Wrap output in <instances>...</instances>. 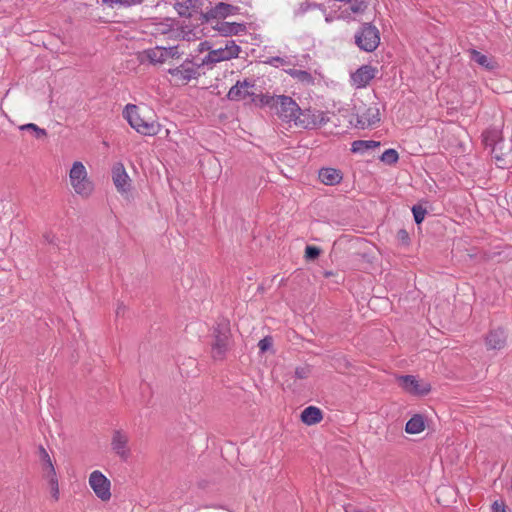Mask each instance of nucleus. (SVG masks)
<instances>
[{
  "mask_svg": "<svg viewBox=\"0 0 512 512\" xmlns=\"http://www.w3.org/2000/svg\"><path fill=\"white\" fill-rule=\"evenodd\" d=\"M264 106L270 108L284 122H296L300 112L299 105L289 96L285 95H262L260 99Z\"/></svg>",
  "mask_w": 512,
  "mask_h": 512,
  "instance_id": "1",
  "label": "nucleus"
},
{
  "mask_svg": "<svg viewBox=\"0 0 512 512\" xmlns=\"http://www.w3.org/2000/svg\"><path fill=\"white\" fill-rule=\"evenodd\" d=\"M69 181L74 192L82 198H88L94 191L93 182L88 177L86 167L80 161L72 164Z\"/></svg>",
  "mask_w": 512,
  "mask_h": 512,
  "instance_id": "2",
  "label": "nucleus"
},
{
  "mask_svg": "<svg viewBox=\"0 0 512 512\" xmlns=\"http://www.w3.org/2000/svg\"><path fill=\"white\" fill-rule=\"evenodd\" d=\"M123 117L128 121L129 125L138 133L148 136L156 135L159 132V125L154 121L144 120L138 106L127 104L123 110Z\"/></svg>",
  "mask_w": 512,
  "mask_h": 512,
  "instance_id": "3",
  "label": "nucleus"
},
{
  "mask_svg": "<svg viewBox=\"0 0 512 512\" xmlns=\"http://www.w3.org/2000/svg\"><path fill=\"white\" fill-rule=\"evenodd\" d=\"M379 43V30L370 23L363 24L355 34V44L363 51L372 52Z\"/></svg>",
  "mask_w": 512,
  "mask_h": 512,
  "instance_id": "4",
  "label": "nucleus"
},
{
  "mask_svg": "<svg viewBox=\"0 0 512 512\" xmlns=\"http://www.w3.org/2000/svg\"><path fill=\"white\" fill-rule=\"evenodd\" d=\"M240 51V46H238L234 40H227L224 47L210 50L202 59V65L215 64L221 61L237 58Z\"/></svg>",
  "mask_w": 512,
  "mask_h": 512,
  "instance_id": "5",
  "label": "nucleus"
},
{
  "mask_svg": "<svg viewBox=\"0 0 512 512\" xmlns=\"http://www.w3.org/2000/svg\"><path fill=\"white\" fill-rule=\"evenodd\" d=\"M326 113L318 110H301L296 118L295 125L304 129L320 127L328 122Z\"/></svg>",
  "mask_w": 512,
  "mask_h": 512,
  "instance_id": "6",
  "label": "nucleus"
},
{
  "mask_svg": "<svg viewBox=\"0 0 512 512\" xmlns=\"http://www.w3.org/2000/svg\"><path fill=\"white\" fill-rule=\"evenodd\" d=\"M88 482L89 486L100 500L106 502L111 499V482L101 471H93L89 475Z\"/></svg>",
  "mask_w": 512,
  "mask_h": 512,
  "instance_id": "7",
  "label": "nucleus"
},
{
  "mask_svg": "<svg viewBox=\"0 0 512 512\" xmlns=\"http://www.w3.org/2000/svg\"><path fill=\"white\" fill-rule=\"evenodd\" d=\"M214 343L212 344V356L214 359H222L229 347V328L226 324H218L214 329Z\"/></svg>",
  "mask_w": 512,
  "mask_h": 512,
  "instance_id": "8",
  "label": "nucleus"
},
{
  "mask_svg": "<svg viewBox=\"0 0 512 512\" xmlns=\"http://www.w3.org/2000/svg\"><path fill=\"white\" fill-rule=\"evenodd\" d=\"M168 73L177 83L183 85L199 76L196 66H194L192 60L188 58L181 65L168 69Z\"/></svg>",
  "mask_w": 512,
  "mask_h": 512,
  "instance_id": "9",
  "label": "nucleus"
},
{
  "mask_svg": "<svg viewBox=\"0 0 512 512\" xmlns=\"http://www.w3.org/2000/svg\"><path fill=\"white\" fill-rule=\"evenodd\" d=\"M397 381L402 389L413 395H426L431 390L428 383L420 382L413 375L399 376Z\"/></svg>",
  "mask_w": 512,
  "mask_h": 512,
  "instance_id": "10",
  "label": "nucleus"
},
{
  "mask_svg": "<svg viewBox=\"0 0 512 512\" xmlns=\"http://www.w3.org/2000/svg\"><path fill=\"white\" fill-rule=\"evenodd\" d=\"M129 437L121 430H116L113 433L111 440L112 450L122 459L127 460L130 456V449L128 447Z\"/></svg>",
  "mask_w": 512,
  "mask_h": 512,
  "instance_id": "11",
  "label": "nucleus"
},
{
  "mask_svg": "<svg viewBox=\"0 0 512 512\" xmlns=\"http://www.w3.org/2000/svg\"><path fill=\"white\" fill-rule=\"evenodd\" d=\"M376 69L369 65H363L351 74L352 85L356 88H364L375 77Z\"/></svg>",
  "mask_w": 512,
  "mask_h": 512,
  "instance_id": "12",
  "label": "nucleus"
},
{
  "mask_svg": "<svg viewBox=\"0 0 512 512\" xmlns=\"http://www.w3.org/2000/svg\"><path fill=\"white\" fill-rule=\"evenodd\" d=\"M254 87V83L252 81L243 80L237 81L234 86L230 88L228 91L227 97L233 101L244 100L247 97L252 96L254 93L251 89Z\"/></svg>",
  "mask_w": 512,
  "mask_h": 512,
  "instance_id": "13",
  "label": "nucleus"
},
{
  "mask_svg": "<svg viewBox=\"0 0 512 512\" xmlns=\"http://www.w3.org/2000/svg\"><path fill=\"white\" fill-rule=\"evenodd\" d=\"M164 47L156 46L148 48L139 53L138 59L141 63L148 62L152 65L163 64L167 61L165 56Z\"/></svg>",
  "mask_w": 512,
  "mask_h": 512,
  "instance_id": "14",
  "label": "nucleus"
},
{
  "mask_svg": "<svg viewBox=\"0 0 512 512\" xmlns=\"http://www.w3.org/2000/svg\"><path fill=\"white\" fill-rule=\"evenodd\" d=\"M112 179L118 192L125 193L129 190L130 178L122 163H117L113 166Z\"/></svg>",
  "mask_w": 512,
  "mask_h": 512,
  "instance_id": "15",
  "label": "nucleus"
},
{
  "mask_svg": "<svg viewBox=\"0 0 512 512\" xmlns=\"http://www.w3.org/2000/svg\"><path fill=\"white\" fill-rule=\"evenodd\" d=\"M319 180L328 186L337 185L341 182L343 176L340 170L335 168H321L318 173Z\"/></svg>",
  "mask_w": 512,
  "mask_h": 512,
  "instance_id": "16",
  "label": "nucleus"
},
{
  "mask_svg": "<svg viewBox=\"0 0 512 512\" xmlns=\"http://www.w3.org/2000/svg\"><path fill=\"white\" fill-rule=\"evenodd\" d=\"M467 52L469 54L470 60L474 61L484 69L492 71L497 68V63L492 57L482 54L476 49H469Z\"/></svg>",
  "mask_w": 512,
  "mask_h": 512,
  "instance_id": "17",
  "label": "nucleus"
},
{
  "mask_svg": "<svg viewBox=\"0 0 512 512\" xmlns=\"http://www.w3.org/2000/svg\"><path fill=\"white\" fill-rule=\"evenodd\" d=\"M506 335L503 329L491 330L486 337V346L488 349L500 350L504 347Z\"/></svg>",
  "mask_w": 512,
  "mask_h": 512,
  "instance_id": "18",
  "label": "nucleus"
},
{
  "mask_svg": "<svg viewBox=\"0 0 512 512\" xmlns=\"http://www.w3.org/2000/svg\"><path fill=\"white\" fill-rule=\"evenodd\" d=\"M378 122H380L379 110L375 107H370L358 116L357 126L364 129L366 127L374 126Z\"/></svg>",
  "mask_w": 512,
  "mask_h": 512,
  "instance_id": "19",
  "label": "nucleus"
},
{
  "mask_svg": "<svg viewBox=\"0 0 512 512\" xmlns=\"http://www.w3.org/2000/svg\"><path fill=\"white\" fill-rule=\"evenodd\" d=\"M323 419L322 411L315 406L306 407L301 413V420L306 425H315Z\"/></svg>",
  "mask_w": 512,
  "mask_h": 512,
  "instance_id": "20",
  "label": "nucleus"
},
{
  "mask_svg": "<svg viewBox=\"0 0 512 512\" xmlns=\"http://www.w3.org/2000/svg\"><path fill=\"white\" fill-rule=\"evenodd\" d=\"M425 429L424 418L420 414L414 415L410 418L405 426V431L408 434H418L421 433Z\"/></svg>",
  "mask_w": 512,
  "mask_h": 512,
  "instance_id": "21",
  "label": "nucleus"
},
{
  "mask_svg": "<svg viewBox=\"0 0 512 512\" xmlns=\"http://www.w3.org/2000/svg\"><path fill=\"white\" fill-rule=\"evenodd\" d=\"M380 146V142L374 140H355L351 144L353 153H365L368 150L375 149Z\"/></svg>",
  "mask_w": 512,
  "mask_h": 512,
  "instance_id": "22",
  "label": "nucleus"
},
{
  "mask_svg": "<svg viewBox=\"0 0 512 512\" xmlns=\"http://www.w3.org/2000/svg\"><path fill=\"white\" fill-rule=\"evenodd\" d=\"M218 30L224 36L237 35L245 30V26L235 22H224L220 24Z\"/></svg>",
  "mask_w": 512,
  "mask_h": 512,
  "instance_id": "23",
  "label": "nucleus"
},
{
  "mask_svg": "<svg viewBox=\"0 0 512 512\" xmlns=\"http://www.w3.org/2000/svg\"><path fill=\"white\" fill-rule=\"evenodd\" d=\"M235 10H236V7H234L230 4H227V3L220 2V3L216 4L210 10L209 13L212 17H226L228 15L233 14V12Z\"/></svg>",
  "mask_w": 512,
  "mask_h": 512,
  "instance_id": "24",
  "label": "nucleus"
},
{
  "mask_svg": "<svg viewBox=\"0 0 512 512\" xmlns=\"http://www.w3.org/2000/svg\"><path fill=\"white\" fill-rule=\"evenodd\" d=\"M319 5L315 2H311V1H304V2H301L298 4V6L295 8L294 10V16L295 17H301L303 16L305 13H307L308 11L310 10H313V9H316L318 8Z\"/></svg>",
  "mask_w": 512,
  "mask_h": 512,
  "instance_id": "25",
  "label": "nucleus"
},
{
  "mask_svg": "<svg viewBox=\"0 0 512 512\" xmlns=\"http://www.w3.org/2000/svg\"><path fill=\"white\" fill-rule=\"evenodd\" d=\"M380 159L382 162H384L388 165H392L398 161L399 155L395 149H387L383 152Z\"/></svg>",
  "mask_w": 512,
  "mask_h": 512,
  "instance_id": "26",
  "label": "nucleus"
},
{
  "mask_svg": "<svg viewBox=\"0 0 512 512\" xmlns=\"http://www.w3.org/2000/svg\"><path fill=\"white\" fill-rule=\"evenodd\" d=\"M42 476L45 480L57 477L52 460L42 462L41 464Z\"/></svg>",
  "mask_w": 512,
  "mask_h": 512,
  "instance_id": "27",
  "label": "nucleus"
},
{
  "mask_svg": "<svg viewBox=\"0 0 512 512\" xmlns=\"http://www.w3.org/2000/svg\"><path fill=\"white\" fill-rule=\"evenodd\" d=\"M20 129L21 130H31V131H33L35 133V137L38 138V139L42 138V137H45L47 135L45 129H42V128L38 127L34 123L24 124V125L20 126Z\"/></svg>",
  "mask_w": 512,
  "mask_h": 512,
  "instance_id": "28",
  "label": "nucleus"
},
{
  "mask_svg": "<svg viewBox=\"0 0 512 512\" xmlns=\"http://www.w3.org/2000/svg\"><path fill=\"white\" fill-rule=\"evenodd\" d=\"M164 52H166L165 56H166L167 60L169 58L178 59L184 54V52L182 50H180V45L164 47Z\"/></svg>",
  "mask_w": 512,
  "mask_h": 512,
  "instance_id": "29",
  "label": "nucleus"
},
{
  "mask_svg": "<svg viewBox=\"0 0 512 512\" xmlns=\"http://www.w3.org/2000/svg\"><path fill=\"white\" fill-rule=\"evenodd\" d=\"M47 482H48V485H49V489H50V493H51L52 498L55 501H58L59 500V496H60L58 478L55 477V478L47 479Z\"/></svg>",
  "mask_w": 512,
  "mask_h": 512,
  "instance_id": "30",
  "label": "nucleus"
},
{
  "mask_svg": "<svg viewBox=\"0 0 512 512\" xmlns=\"http://www.w3.org/2000/svg\"><path fill=\"white\" fill-rule=\"evenodd\" d=\"M414 220L417 224H421L426 215V209L420 205H415L412 208Z\"/></svg>",
  "mask_w": 512,
  "mask_h": 512,
  "instance_id": "31",
  "label": "nucleus"
},
{
  "mask_svg": "<svg viewBox=\"0 0 512 512\" xmlns=\"http://www.w3.org/2000/svg\"><path fill=\"white\" fill-rule=\"evenodd\" d=\"M103 3L108 4L110 6L114 5H122V6H132L136 4H140L142 0H102Z\"/></svg>",
  "mask_w": 512,
  "mask_h": 512,
  "instance_id": "32",
  "label": "nucleus"
},
{
  "mask_svg": "<svg viewBox=\"0 0 512 512\" xmlns=\"http://www.w3.org/2000/svg\"><path fill=\"white\" fill-rule=\"evenodd\" d=\"M367 3L363 0H354L350 5V10L353 13H362L366 10Z\"/></svg>",
  "mask_w": 512,
  "mask_h": 512,
  "instance_id": "33",
  "label": "nucleus"
},
{
  "mask_svg": "<svg viewBox=\"0 0 512 512\" xmlns=\"http://www.w3.org/2000/svg\"><path fill=\"white\" fill-rule=\"evenodd\" d=\"M320 254V249L316 246H307L305 250V256L309 260L316 259Z\"/></svg>",
  "mask_w": 512,
  "mask_h": 512,
  "instance_id": "34",
  "label": "nucleus"
},
{
  "mask_svg": "<svg viewBox=\"0 0 512 512\" xmlns=\"http://www.w3.org/2000/svg\"><path fill=\"white\" fill-rule=\"evenodd\" d=\"M272 344H273L272 338L267 336V337H264L263 339H261L259 341L258 347H259L261 352H265V351L269 350L272 347Z\"/></svg>",
  "mask_w": 512,
  "mask_h": 512,
  "instance_id": "35",
  "label": "nucleus"
},
{
  "mask_svg": "<svg viewBox=\"0 0 512 512\" xmlns=\"http://www.w3.org/2000/svg\"><path fill=\"white\" fill-rule=\"evenodd\" d=\"M310 374L309 367H298L295 369V376L298 379H306Z\"/></svg>",
  "mask_w": 512,
  "mask_h": 512,
  "instance_id": "36",
  "label": "nucleus"
},
{
  "mask_svg": "<svg viewBox=\"0 0 512 512\" xmlns=\"http://www.w3.org/2000/svg\"><path fill=\"white\" fill-rule=\"evenodd\" d=\"M397 238L404 244H407L409 241V234L405 229H400L397 233Z\"/></svg>",
  "mask_w": 512,
  "mask_h": 512,
  "instance_id": "37",
  "label": "nucleus"
},
{
  "mask_svg": "<svg viewBox=\"0 0 512 512\" xmlns=\"http://www.w3.org/2000/svg\"><path fill=\"white\" fill-rule=\"evenodd\" d=\"M39 455H40L41 462H48L49 460H51L48 452L46 451V449L43 446L39 447Z\"/></svg>",
  "mask_w": 512,
  "mask_h": 512,
  "instance_id": "38",
  "label": "nucleus"
},
{
  "mask_svg": "<svg viewBox=\"0 0 512 512\" xmlns=\"http://www.w3.org/2000/svg\"><path fill=\"white\" fill-rule=\"evenodd\" d=\"M492 512H505L504 503H499V502L495 501L492 504Z\"/></svg>",
  "mask_w": 512,
  "mask_h": 512,
  "instance_id": "39",
  "label": "nucleus"
},
{
  "mask_svg": "<svg viewBox=\"0 0 512 512\" xmlns=\"http://www.w3.org/2000/svg\"><path fill=\"white\" fill-rule=\"evenodd\" d=\"M211 49V45L208 41H203V42H200L198 44V52H203V51H206V50H210Z\"/></svg>",
  "mask_w": 512,
  "mask_h": 512,
  "instance_id": "40",
  "label": "nucleus"
},
{
  "mask_svg": "<svg viewBox=\"0 0 512 512\" xmlns=\"http://www.w3.org/2000/svg\"><path fill=\"white\" fill-rule=\"evenodd\" d=\"M45 241L50 244H55L56 237L50 233L44 235Z\"/></svg>",
  "mask_w": 512,
  "mask_h": 512,
  "instance_id": "41",
  "label": "nucleus"
},
{
  "mask_svg": "<svg viewBox=\"0 0 512 512\" xmlns=\"http://www.w3.org/2000/svg\"><path fill=\"white\" fill-rule=\"evenodd\" d=\"M270 63L271 64H274L277 66V63H281L283 64L284 63V60L280 57H273L271 60H270Z\"/></svg>",
  "mask_w": 512,
  "mask_h": 512,
  "instance_id": "42",
  "label": "nucleus"
},
{
  "mask_svg": "<svg viewBox=\"0 0 512 512\" xmlns=\"http://www.w3.org/2000/svg\"><path fill=\"white\" fill-rule=\"evenodd\" d=\"M124 310H125V306L124 305H122V304L118 305L117 310H116L117 316L123 314Z\"/></svg>",
  "mask_w": 512,
  "mask_h": 512,
  "instance_id": "43",
  "label": "nucleus"
},
{
  "mask_svg": "<svg viewBox=\"0 0 512 512\" xmlns=\"http://www.w3.org/2000/svg\"><path fill=\"white\" fill-rule=\"evenodd\" d=\"M299 73L301 74V76H302L303 78H306V77H309V76H310V75H309V73H307L306 71H300Z\"/></svg>",
  "mask_w": 512,
  "mask_h": 512,
  "instance_id": "44",
  "label": "nucleus"
},
{
  "mask_svg": "<svg viewBox=\"0 0 512 512\" xmlns=\"http://www.w3.org/2000/svg\"><path fill=\"white\" fill-rule=\"evenodd\" d=\"M201 65H202V63H201V64H198L196 68H197V69H198V68H200V67H201Z\"/></svg>",
  "mask_w": 512,
  "mask_h": 512,
  "instance_id": "45",
  "label": "nucleus"
},
{
  "mask_svg": "<svg viewBox=\"0 0 512 512\" xmlns=\"http://www.w3.org/2000/svg\"><path fill=\"white\" fill-rule=\"evenodd\" d=\"M201 65H202V63H201V64H198L196 68H197V69H198V68H200V67H201Z\"/></svg>",
  "mask_w": 512,
  "mask_h": 512,
  "instance_id": "46",
  "label": "nucleus"
}]
</instances>
